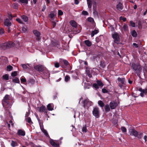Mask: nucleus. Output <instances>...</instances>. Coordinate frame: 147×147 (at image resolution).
<instances>
[{"instance_id": "c756f323", "label": "nucleus", "mask_w": 147, "mask_h": 147, "mask_svg": "<svg viewBox=\"0 0 147 147\" xmlns=\"http://www.w3.org/2000/svg\"><path fill=\"white\" fill-rule=\"evenodd\" d=\"M13 82L15 83H20V80L19 79L17 78H15L12 79Z\"/></svg>"}, {"instance_id": "5701e85b", "label": "nucleus", "mask_w": 147, "mask_h": 147, "mask_svg": "<svg viewBox=\"0 0 147 147\" xmlns=\"http://www.w3.org/2000/svg\"><path fill=\"white\" fill-rule=\"evenodd\" d=\"M71 30L72 32L74 34H77L78 33L80 32V30L77 28V29H74V28Z\"/></svg>"}, {"instance_id": "c85d7f7f", "label": "nucleus", "mask_w": 147, "mask_h": 147, "mask_svg": "<svg viewBox=\"0 0 147 147\" xmlns=\"http://www.w3.org/2000/svg\"><path fill=\"white\" fill-rule=\"evenodd\" d=\"M22 19L24 20L25 22H26L28 20V17L24 15H23L21 16Z\"/></svg>"}, {"instance_id": "6e6552de", "label": "nucleus", "mask_w": 147, "mask_h": 147, "mask_svg": "<svg viewBox=\"0 0 147 147\" xmlns=\"http://www.w3.org/2000/svg\"><path fill=\"white\" fill-rule=\"evenodd\" d=\"M83 103L84 105V107L85 108L86 107L88 108L92 105V102L91 101H89L88 99L85 100Z\"/></svg>"}, {"instance_id": "423d86ee", "label": "nucleus", "mask_w": 147, "mask_h": 147, "mask_svg": "<svg viewBox=\"0 0 147 147\" xmlns=\"http://www.w3.org/2000/svg\"><path fill=\"white\" fill-rule=\"evenodd\" d=\"M92 113L93 115L96 118H98L99 117V110L98 107H94Z\"/></svg>"}, {"instance_id": "864d4df0", "label": "nucleus", "mask_w": 147, "mask_h": 147, "mask_svg": "<svg viewBox=\"0 0 147 147\" xmlns=\"http://www.w3.org/2000/svg\"><path fill=\"white\" fill-rule=\"evenodd\" d=\"M102 91L103 93H107L108 92V91L105 88H103L102 89Z\"/></svg>"}, {"instance_id": "e2e57ef3", "label": "nucleus", "mask_w": 147, "mask_h": 147, "mask_svg": "<svg viewBox=\"0 0 147 147\" xmlns=\"http://www.w3.org/2000/svg\"><path fill=\"white\" fill-rule=\"evenodd\" d=\"M120 20H122L124 22L126 20V18H123L122 17H120Z\"/></svg>"}, {"instance_id": "393cba45", "label": "nucleus", "mask_w": 147, "mask_h": 147, "mask_svg": "<svg viewBox=\"0 0 147 147\" xmlns=\"http://www.w3.org/2000/svg\"><path fill=\"white\" fill-rule=\"evenodd\" d=\"M98 31L97 30H95L92 32L91 36L92 37H93L95 34L98 33Z\"/></svg>"}, {"instance_id": "3c124183", "label": "nucleus", "mask_w": 147, "mask_h": 147, "mask_svg": "<svg viewBox=\"0 0 147 147\" xmlns=\"http://www.w3.org/2000/svg\"><path fill=\"white\" fill-rule=\"evenodd\" d=\"M82 14L84 15H88V13L86 11H83L82 12Z\"/></svg>"}, {"instance_id": "a878e982", "label": "nucleus", "mask_w": 147, "mask_h": 147, "mask_svg": "<svg viewBox=\"0 0 147 147\" xmlns=\"http://www.w3.org/2000/svg\"><path fill=\"white\" fill-rule=\"evenodd\" d=\"M85 43L88 47H90L92 45L91 42L88 40L84 41Z\"/></svg>"}, {"instance_id": "680f3d73", "label": "nucleus", "mask_w": 147, "mask_h": 147, "mask_svg": "<svg viewBox=\"0 0 147 147\" xmlns=\"http://www.w3.org/2000/svg\"><path fill=\"white\" fill-rule=\"evenodd\" d=\"M133 45L136 48H137L138 47V45L137 44L135 43H133Z\"/></svg>"}, {"instance_id": "72a5a7b5", "label": "nucleus", "mask_w": 147, "mask_h": 147, "mask_svg": "<svg viewBox=\"0 0 147 147\" xmlns=\"http://www.w3.org/2000/svg\"><path fill=\"white\" fill-rule=\"evenodd\" d=\"M27 30V28L26 26H24L22 27V32H26Z\"/></svg>"}, {"instance_id": "2eb2a0df", "label": "nucleus", "mask_w": 147, "mask_h": 147, "mask_svg": "<svg viewBox=\"0 0 147 147\" xmlns=\"http://www.w3.org/2000/svg\"><path fill=\"white\" fill-rule=\"evenodd\" d=\"M33 32L34 34L37 37L36 40L38 41L40 40V32L37 30H34L33 31Z\"/></svg>"}, {"instance_id": "e433bc0d", "label": "nucleus", "mask_w": 147, "mask_h": 147, "mask_svg": "<svg viewBox=\"0 0 147 147\" xmlns=\"http://www.w3.org/2000/svg\"><path fill=\"white\" fill-rule=\"evenodd\" d=\"M13 67L9 65L7 66V70L8 71H11L13 69Z\"/></svg>"}, {"instance_id": "7c9ffc66", "label": "nucleus", "mask_w": 147, "mask_h": 147, "mask_svg": "<svg viewBox=\"0 0 147 147\" xmlns=\"http://www.w3.org/2000/svg\"><path fill=\"white\" fill-rule=\"evenodd\" d=\"M105 111L107 112H108L110 111V108L108 105H106L105 107Z\"/></svg>"}, {"instance_id": "f257e3e1", "label": "nucleus", "mask_w": 147, "mask_h": 147, "mask_svg": "<svg viewBox=\"0 0 147 147\" xmlns=\"http://www.w3.org/2000/svg\"><path fill=\"white\" fill-rule=\"evenodd\" d=\"M14 43L11 42H6L0 44V49L3 50H5L14 46Z\"/></svg>"}, {"instance_id": "09e8293b", "label": "nucleus", "mask_w": 147, "mask_h": 147, "mask_svg": "<svg viewBox=\"0 0 147 147\" xmlns=\"http://www.w3.org/2000/svg\"><path fill=\"white\" fill-rule=\"evenodd\" d=\"M121 129L123 132H125L126 131V129L124 127H122Z\"/></svg>"}, {"instance_id": "13d9d810", "label": "nucleus", "mask_w": 147, "mask_h": 147, "mask_svg": "<svg viewBox=\"0 0 147 147\" xmlns=\"http://www.w3.org/2000/svg\"><path fill=\"white\" fill-rule=\"evenodd\" d=\"M58 15L61 16L63 15V12L61 10H59L58 12Z\"/></svg>"}, {"instance_id": "6ab92c4d", "label": "nucleus", "mask_w": 147, "mask_h": 147, "mask_svg": "<svg viewBox=\"0 0 147 147\" xmlns=\"http://www.w3.org/2000/svg\"><path fill=\"white\" fill-rule=\"evenodd\" d=\"M116 7L119 10H122L123 8V5L120 2H119L116 5Z\"/></svg>"}, {"instance_id": "338daca9", "label": "nucleus", "mask_w": 147, "mask_h": 147, "mask_svg": "<svg viewBox=\"0 0 147 147\" xmlns=\"http://www.w3.org/2000/svg\"><path fill=\"white\" fill-rule=\"evenodd\" d=\"M56 25V23L55 22H52V25L53 26V28H54L55 26Z\"/></svg>"}, {"instance_id": "c03bdc74", "label": "nucleus", "mask_w": 147, "mask_h": 147, "mask_svg": "<svg viewBox=\"0 0 147 147\" xmlns=\"http://www.w3.org/2000/svg\"><path fill=\"white\" fill-rule=\"evenodd\" d=\"M5 33V31L3 28H0V34L2 35L3 34Z\"/></svg>"}, {"instance_id": "603ef678", "label": "nucleus", "mask_w": 147, "mask_h": 147, "mask_svg": "<svg viewBox=\"0 0 147 147\" xmlns=\"http://www.w3.org/2000/svg\"><path fill=\"white\" fill-rule=\"evenodd\" d=\"M20 80L22 83H24L26 82V80L25 78H22Z\"/></svg>"}, {"instance_id": "79ce46f5", "label": "nucleus", "mask_w": 147, "mask_h": 147, "mask_svg": "<svg viewBox=\"0 0 147 147\" xmlns=\"http://www.w3.org/2000/svg\"><path fill=\"white\" fill-rule=\"evenodd\" d=\"M61 60L63 62L64 64L65 65H67L69 64V62L67 60L62 59H61Z\"/></svg>"}, {"instance_id": "ddd939ff", "label": "nucleus", "mask_w": 147, "mask_h": 147, "mask_svg": "<svg viewBox=\"0 0 147 147\" xmlns=\"http://www.w3.org/2000/svg\"><path fill=\"white\" fill-rule=\"evenodd\" d=\"M130 135L134 136L135 137H137L138 136V132L134 129H130Z\"/></svg>"}, {"instance_id": "20e7f679", "label": "nucleus", "mask_w": 147, "mask_h": 147, "mask_svg": "<svg viewBox=\"0 0 147 147\" xmlns=\"http://www.w3.org/2000/svg\"><path fill=\"white\" fill-rule=\"evenodd\" d=\"M118 86L121 88L124 86L125 84V79L124 78L118 77L117 79Z\"/></svg>"}, {"instance_id": "a19ab883", "label": "nucleus", "mask_w": 147, "mask_h": 147, "mask_svg": "<svg viewBox=\"0 0 147 147\" xmlns=\"http://www.w3.org/2000/svg\"><path fill=\"white\" fill-rule=\"evenodd\" d=\"M70 79V78L68 76L66 75L65 76V80L66 82H67Z\"/></svg>"}, {"instance_id": "7ed1b4c3", "label": "nucleus", "mask_w": 147, "mask_h": 147, "mask_svg": "<svg viewBox=\"0 0 147 147\" xmlns=\"http://www.w3.org/2000/svg\"><path fill=\"white\" fill-rule=\"evenodd\" d=\"M10 96L8 94H6L2 100V104L3 106L5 107H8L9 106V100Z\"/></svg>"}, {"instance_id": "9d476101", "label": "nucleus", "mask_w": 147, "mask_h": 147, "mask_svg": "<svg viewBox=\"0 0 147 147\" xmlns=\"http://www.w3.org/2000/svg\"><path fill=\"white\" fill-rule=\"evenodd\" d=\"M138 90L141 92V93H140V96L143 97L144 96V94H147V89L145 88L144 89H143L142 88H140L138 89Z\"/></svg>"}, {"instance_id": "de8ad7c7", "label": "nucleus", "mask_w": 147, "mask_h": 147, "mask_svg": "<svg viewBox=\"0 0 147 147\" xmlns=\"http://www.w3.org/2000/svg\"><path fill=\"white\" fill-rule=\"evenodd\" d=\"M17 75V71H14L11 73V76H15Z\"/></svg>"}, {"instance_id": "4c0bfd02", "label": "nucleus", "mask_w": 147, "mask_h": 147, "mask_svg": "<svg viewBox=\"0 0 147 147\" xmlns=\"http://www.w3.org/2000/svg\"><path fill=\"white\" fill-rule=\"evenodd\" d=\"M88 22L93 23L94 22V19L91 17H89L88 18Z\"/></svg>"}, {"instance_id": "4468645a", "label": "nucleus", "mask_w": 147, "mask_h": 147, "mask_svg": "<svg viewBox=\"0 0 147 147\" xmlns=\"http://www.w3.org/2000/svg\"><path fill=\"white\" fill-rule=\"evenodd\" d=\"M93 14L95 16H98V13L96 10V3L95 2L93 4Z\"/></svg>"}, {"instance_id": "473e14b6", "label": "nucleus", "mask_w": 147, "mask_h": 147, "mask_svg": "<svg viewBox=\"0 0 147 147\" xmlns=\"http://www.w3.org/2000/svg\"><path fill=\"white\" fill-rule=\"evenodd\" d=\"M131 34L134 37H136L137 36V33L135 30L132 31Z\"/></svg>"}, {"instance_id": "8fccbe9b", "label": "nucleus", "mask_w": 147, "mask_h": 147, "mask_svg": "<svg viewBox=\"0 0 147 147\" xmlns=\"http://www.w3.org/2000/svg\"><path fill=\"white\" fill-rule=\"evenodd\" d=\"M143 133H141L140 134L138 133V136H137L139 139H141L142 137Z\"/></svg>"}, {"instance_id": "1a4fd4ad", "label": "nucleus", "mask_w": 147, "mask_h": 147, "mask_svg": "<svg viewBox=\"0 0 147 147\" xmlns=\"http://www.w3.org/2000/svg\"><path fill=\"white\" fill-rule=\"evenodd\" d=\"M109 106L112 109H114L118 106V104L117 102L112 101L109 103Z\"/></svg>"}, {"instance_id": "774afa93", "label": "nucleus", "mask_w": 147, "mask_h": 147, "mask_svg": "<svg viewBox=\"0 0 147 147\" xmlns=\"http://www.w3.org/2000/svg\"><path fill=\"white\" fill-rule=\"evenodd\" d=\"M79 2L78 0H75V3L77 5L78 4Z\"/></svg>"}, {"instance_id": "dca6fc26", "label": "nucleus", "mask_w": 147, "mask_h": 147, "mask_svg": "<svg viewBox=\"0 0 147 147\" xmlns=\"http://www.w3.org/2000/svg\"><path fill=\"white\" fill-rule=\"evenodd\" d=\"M39 111L40 112H43L46 113H47V110L45 107L43 106H42L39 108Z\"/></svg>"}, {"instance_id": "f8f14e48", "label": "nucleus", "mask_w": 147, "mask_h": 147, "mask_svg": "<svg viewBox=\"0 0 147 147\" xmlns=\"http://www.w3.org/2000/svg\"><path fill=\"white\" fill-rule=\"evenodd\" d=\"M34 69L39 72H42L44 70V68L41 65H38L34 67Z\"/></svg>"}, {"instance_id": "cd10ccee", "label": "nucleus", "mask_w": 147, "mask_h": 147, "mask_svg": "<svg viewBox=\"0 0 147 147\" xmlns=\"http://www.w3.org/2000/svg\"><path fill=\"white\" fill-rule=\"evenodd\" d=\"M21 66L24 69H26L28 68V66H30V64H21Z\"/></svg>"}, {"instance_id": "c9c22d12", "label": "nucleus", "mask_w": 147, "mask_h": 147, "mask_svg": "<svg viewBox=\"0 0 147 147\" xmlns=\"http://www.w3.org/2000/svg\"><path fill=\"white\" fill-rule=\"evenodd\" d=\"M17 144L16 142H14L13 141H12L11 143V145L13 147H14L15 146H17Z\"/></svg>"}, {"instance_id": "39448f33", "label": "nucleus", "mask_w": 147, "mask_h": 147, "mask_svg": "<svg viewBox=\"0 0 147 147\" xmlns=\"http://www.w3.org/2000/svg\"><path fill=\"white\" fill-rule=\"evenodd\" d=\"M112 38L114 39V42L117 44L119 43L120 38L119 35L117 32H114L112 34Z\"/></svg>"}, {"instance_id": "a211bd4d", "label": "nucleus", "mask_w": 147, "mask_h": 147, "mask_svg": "<svg viewBox=\"0 0 147 147\" xmlns=\"http://www.w3.org/2000/svg\"><path fill=\"white\" fill-rule=\"evenodd\" d=\"M40 127L42 131L44 134L47 137H49V136L46 130L44 129L43 127H42L41 125H40Z\"/></svg>"}, {"instance_id": "a18cd8bd", "label": "nucleus", "mask_w": 147, "mask_h": 147, "mask_svg": "<svg viewBox=\"0 0 147 147\" xmlns=\"http://www.w3.org/2000/svg\"><path fill=\"white\" fill-rule=\"evenodd\" d=\"M100 66L102 68H104L105 67V65L104 61H102L100 63Z\"/></svg>"}, {"instance_id": "b1692460", "label": "nucleus", "mask_w": 147, "mask_h": 147, "mask_svg": "<svg viewBox=\"0 0 147 147\" xmlns=\"http://www.w3.org/2000/svg\"><path fill=\"white\" fill-rule=\"evenodd\" d=\"M88 7L89 8L92 7V1L91 0H87Z\"/></svg>"}, {"instance_id": "58836bf2", "label": "nucleus", "mask_w": 147, "mask_h": 147, "mask_svg": "<svg viewBox=\"0 0 147 147\" xmlns=\"http://www.w3.org/2000/svg\"><path fill=\"white\" fill-rule=\"evenodd\" d=\"M123 28L125 31H127L128 30V27L127 24H124L123 27Z\"/></svg>"}, {"instance_id": "5fc2aeb1", "label": "nucleus", "mask_w": 147, "mask_h": 147, "mask_svg": "<svg viewBox=\"0 0 147 147\" xmlns=\"http://www.w3.org/2000/svg\"><path fill=\"white\" fill-rule=\"evenodd\" d=\"M55 67L56 68H58L59 66V63L57 62H56L55 63Z\"/></svg>"}, {"instance_id": "6e6d98bb", "label": "nucleus", "mask_w": 147, "mask_h": 147, "mask_svg": "<svg viewBox=\"0 0 147 147\" xmlns=\"http://www.w3.org/2000/svg\"><path fill=\"white\" fill-rule=\"evenodd\" d=\"M130 23L131 26L133 27H134L135 26V24L132 21H131Z\"/></svg>"}, {"instance_id": "4d7b16f0", "label": "nucleus", "mask_w": 147, "mask_h": 147, "mask_svg": "<svg viewBox=\"0 0 147 147\" xmlns=\"http://www.w3.org/2000/svg\"><path fill=\"white\" fill-rule=\"evenodd\" d=\"M82 131L83 132H86L87 131V128L86 127H83L82 128Z\"/></svg>"}, {"instance_id": "49530a36", "label": "nucleus", "mask_w": 147, "mask_h": 147, "mask_svg": "<svg viewBox=\"0 0 147 147\" xmlns=\"http://www.w3.org/2000/svg\"><path fill=\"white\" fill-rule=\"evenodd\" d=\"M26 121L29 123H32V121L30 117H28L26 119Z\"/></svg>"}, {"instance_id": "0e129e2a", "label": "nucleus", "mask_w": 147, "mask_h": 147, "mask_svg": "<svg viewBox=\"0 0 147 147\" xmlns=\"http://www.w3.org/2000/svg\"><path fill=\"white\" fill-rule=\"evenodd\" d=\"M143 138L145 140V142H146L147 141V136L146 135L144 136V137Z\"/></svg>"}, {"instance_id": "f03ea898", "label": "nucleus", "mask_w": 147, "mask_h": 147, "mask_svg": "<svg viewBox=\"0 0 147 147\" xmlns=\"http://www.w3.org/2000/svg\"><path fill=\"white\" fill-rule=\"evenodd\" d=\"M131 67L134 72H136L137 75L139 76L140 75L142 69L141 67L139 64H136L135 63H132Z\"/></svg>"}, {"instance_id": "2f4dec72", "label": "nucleus", "mask_w": 147, "mask_h": 147, "mask_svg": "<svg viewBox=\"0 0 147 147\" xmlns=\"http://www.w3.org/2000/svg\"><path fill=\"white\" fill-rule=\"evenodd\" d=\"M3 78L5 80H9V76L7 74H5L3 76Z\"/></svg>"}, {"instance_id": "9b49d317", "label": "nucleus", "mask_w": 147, "mask_h": 147, "mask_svg": "<svg viewBox=\"0 0 147 147\" xmlns=\"http://www.w3.org/2000/svg\"><path fill=\"white\" fill-rule=\"evenodd\" d=\"M4 26L7 27H10L11 25V23L8 18H6L4 21Z\"/></svg>"}, {"instance_id": "4be33fe9", "label": "nucleus", "mask_w": 147, "mask_h": 147, "mask_svg": "<svg viewBox=\"0 0 147 147\" xmlns=\"http://www.w3.org/2000/svg\"><path fill=\"white\" fill-rule=\"evenodd\" d=\"M18 135L20 136H24L25 135V132L21 129L18 130Z\"/></svg>"}, {"instance_id": "bb28decb", "label": "nucleus", "mask_w": 147, "mask_h": 147, "mask_svg": "<svg viewBox=\"0 0 147 147\" xmlns=\"http://www.w3.org/2000/svg\"><path fill=\"white\" fill-rule=\"evenodd\" d=\"M20 3H22L24 5H26L28 3V0H19Z\"/></svg>"}, {"instance_id": "f704fd0d", "label": "nucleus", "mask_w": 147, "mask_h": 147, "mask_svg": "<svg viewBox=\"0 0 147 147\" xmlns=\"http://www.w3.org/2000/svg\"><path fill=\"white\" fill-rule=\"evenodd\" d=\"M98 103L100 106L101 107H102L104 106V104L101 100H99L98 102Z\"/></svg>"}, {"instance_id": "f3484780", "label": "nucleus", "mask_w": 147, "mask_h": 147, "mask_svg": "<svg viewBox=\"0 0 147 147\" xmlns=\"http://www.w3.org/2000/svg\"><path fill=\"white\" fill-rule=\"evenodd\" d=\"M70 24L73 28L77 29V23L74 20H71L69 22Z\"/></svg>"}, {"instance_id": "0eeeda50", "label": "nucleus", "mask_w": 147, "mask_h": 147, "mask_svg": "<svg viewBox=\"0 0 147 147\" xmlns=\"http://www.w3.org/2000/svg\"><path fill=\"white\" fill-rule=\"evenodd\" d=\"M96 82L97 84L94 83L93 84V87L96 89L99 88V86L102 87L104 85L103 83L101 80H97Z\"/></svg>"}, {"instance_id": "ea45409f", "label": "nucleus", "mask_w": 147, "mask_h": 147, "mask_svg": "<svg viewBox=\"0 0 147 147\" xmlns=\"http://www.w3.org/2000/svg\"><path fill=\"white\" fill-rule=\"evenodd\" d=\"M55 16V15L54 13L51 12V13H50L49 15V17H50L52 20H53V18Z\"/></svg>"}, {"instance_id": "052dcab7", "label": "nucleus", "mask_w": 147, "mask_h": 147, "mask_svg": "<svg viewBox=\"0 0 147 147\" xmlns=\"http://www.w3.org/2000/svg\"><path fill=\"white\" fill-rule=\"evenodd\" d=\"M9 16V18L10 20H11L12 19V17L11 16V14L10 13L8 14Z\"/></svg>"}, {"instance_id": "69168bd1", "label": "nucleus", "mask_w": 147, "mask_h": 147, "mask_svg": "<svg viewBox=\"0 0 147 147\" xmlns=\"http://www.w3.org/2000/svg\"><path fill=\"white\" fill-rule=\"evenodd\" d=\"M46 7L45 5H44L43 6V8L42 9V11H44Z\"/></svg>"}, {"instance_id": "aec40b11", "label": "nucleus", "mask_w": 147, "mask_h": 147, "mask_svg": "<svg viewBox=\"0 0 147 147\" xmlns=\"http://www.w3.org/2000/svg\"><path fill=\"white\" fill-rule=\"evenodd\" d=\"M50 142L51 144L54 147H59V144L56 143L53 140H50Z\"/></svg>"}, {"instance_id": "412c9836", "label": "nucleus", "mask_w": 147, "mask_h": 147, "mask_svg": "<svg viewBox=\"0 0 147 147\" xmlns=\"http://www.w3.org/2000/svg\"><path fill=\"white\" fill-rule=\"evenodd\" d=\"M54 106L53 104H49L47 106V108L49 111H52L53 109Z\"/></svg>"}, {"instance_id": "37998d69", "label": "nucleus", "mask_w": 147, "mask_h": 147, "mask_svg": "<svg viewBox=\"0 0 147 147\" xmlns=\"http://www.w3.org/2000/svg\"><path fill=\"white\" fill-rule=\"evenodd\" d=\"M12 7L15 9H17L18 7V5L17 3H13L12 4Z\"/></svg>"}, {"instance_id": "bf43d9fd", "label": "nucleus", "mask_w": 147, "mask_h": 147, "mask_svg": "<svg viewBox=\"0 0 147 147\" xmlns=\"http://www.w3.org/2000/svg\"><path fill=\"white\" fill-rule=\"evenodd\" d=\"M16 20L20 24H22L23 23L21 21V19L20 18H18L16 19Z\"/></svg>"}]
</instances>
